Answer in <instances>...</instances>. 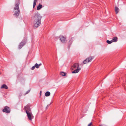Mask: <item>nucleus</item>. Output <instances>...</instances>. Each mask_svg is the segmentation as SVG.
<instances>
[{"instance_id": "obj_23", "label": "nucleus", "mask_w": 126, "mask_h": 126, "mask_svg": "<svg viewBox=\"0 0 126 126\" xmlns=\"http://www.w3.org/2000/svg\"><path fill=\"white\" fill-rule=\"evenodd\" d=\"M99 126H107L105 125H100Z\"/></svg>"}, {"instance_id": "obj_4", "label": "nucleus", "mask_w": 126, "mask_h": 126, "mask_svg": "<svg viewBox=\"0 0 126 126\" xmlns=\"http://www.w3.org/2000/svg\"><path fill=\"white\" fill-rule=\"evenodd\" d=\"M94 58V56L90 57L84 61L83 62V63L84 64H85L90 62Z\"/></svg>"}, {"instance_id": "obj_9", "label": "nucleus", "mask_w": 126, "mask_h": 126, "mask_svg": "<svg viewBox=\"0 0 126 126\" xmlns=\"http://www.w3.org/2000/svg\"><path fill=\"white\" fill-rule=\"evenodd\" d=\"M79 64L78 63H74L72 66V67L74 68H79Z\"/></svg>"}, {"instance_id": "obj_16", "label": "nucleus", "mask_w": 126, "mask_h": 126, "mask_svg": "<svg viewBox=\"0 0 126 126\" xmlns=\"http://www.w3.org/2000/svg\"><path fill=\"white\" fill-rule=\"evenodd\" d=\"M66 73L63 72H60V74L63 76H65L66 75Z\"/></svg>"}, {"instance_id": "obj_28", "label": "nucleus", "mask_w": 126, "mask_h": 126, "mask_svg": "<svg viewBox=\"0 0 126 126\" xmlns=\"http://www.w3.org/2000/svg\"><path fill=\"white\" fill-rule=\"evenodd\" d=\"M126 86L125 85H124V89H125V90H126V88H125V87H126Z\"/></svg>"}, {"instance_id": "obj_6", "label": "nucleus", "mask_w": 126, "mask_h": 126, "mask_svg": "<svg viewBox=\"0 0 126 126\" xmlns=\"http://www.w3.org/2000/svg\"><path fill=\"white\" fill-rule=\"evenodd\" d=\"M26 113L28 119L32 121V119L33 118L34 116L31 112H27Z\"/></svg>"}, {"instance_id": "obj_11", "label": "nucleus", "mask_w": 126, "mask_h": 126, "mask_svg": "<svg viewBox=\"0 0 126 126\" xmlns=\"http://www.w3.org/2000/svg\"><path fill=\"white\" fill-rule=\"evenodd\" d=\"M117 38L116 37H113L112 39L111 40L112 42H116L117 41Z\"/></svg>"}, {"instance_id": "obj_7", "label": "nucleus", "mask_w": 126, "mask_h": 126, "mask_svg": "<svg viewBox=\"0 0 126 126\" xmlns=\"http://www.w3.org/2000/svg\"><path fill=\"white\" fill-rule=\"evenodd\" d=\"M24 109L26 113L27 112H31V110L29 106L27 105L24 107Z\"/></svg>"}, {"instance_id": "obj_20", "label": "nucleus", "mask_w": 126, "mask_h": 126, "mask_svg": "<svg viewBox=\"0 0 126 126\" xmlns=\"http://www.w3.org/2000/svg\"><path fill=\"white\" fill-rule=\"evenodd\" d=\"M36 2H33V8H34L36 4Z\"/></svg>"}, {"instance_id": "obj_8", "label": "nucleus", "mask_w": 126, "mask_h": 126, "mask_svg": "<svg viewBox=\"0 0 126 126\" xmlns=\"http://www.w3.org/2000/svg\"><path fill=\"white\" fill-rule=\"evenodd\" d=\"M60 40L62 43H65L66 41V37L63 36H59Z\"/></svg>"}, {"instance_id": "obj_17", "label": "nucleus", "mask_w": 126, "mask_h": 126, "mask_svg": "<svg viewBox=\"0 0 126 126\" xmlns=\"http://www.w3.org/2000/svg\"><path fill=\"white\" fill-rule=\"evenodd\" d=\"M107 42L109 44H110L112 42V41L111 40L110 41H109L108 40H107Z\"/></svg>"}, {"instance_id": "obj_25", "label": "nucleus", "mask_w": 126, "mask_h": 126, "mask_svg": "<svg viewBox=\"0 0 126 126\" xmlns=\"http://www.w3.org/2000/svg\"><path fill=\"white\" fill-rule=\"evenodd\" d=\"M73 39V38H71V39L70 40L69 42H70L71 41H72V40Z\"/></svg>"}, {"instance_id": "obj_27", "label": "nucleus", "mask_w": 126, "mask_h": 126, "mask_svg": "<svg viewBox=\"0 0 126 126\" xmlns=\"http://www.w3.org/2000/svg\"><path fill=\"white\" fill-rule=\"evenodd\" d=\"M50 105V104L47 105V107H49V105Z\"/></svg>"}, {"instance_id": "obj_24", "label": "nucleus", "mask_w": 126, "mask_h": 126, "mask_svg": "<svg viewBox=\"0 0 126 126\" xmlns=\"http://www.w3.org/2000/svg\"><path fill=\"white\" fill-rule=\"evenodd\" d=\"M30 91V90H29L25 94H28L29 92Z\"/></svg>"}, {"instance_id": "obj_18", "label": "nucleus", "mask_w": 126, "mask_h": 126, "mask_svg": "<svg viewBox=\"0 0 126 126\" xmlns=\"http://www.w3.org/2000/svg\"><path fill=\"white\" fill-rule=\"evenodd\" d=\"M35 67H36L37 68H39V66L38 64L37 63H36L35 64Z\"/></svg>"}, {"instance_id": "obj_30", "label": "nucleus", "mask_w": 126, "mask_h": 126, "mask_svg": "<svg viewBox=\"0 0 126 126\" xmlns=\"http://www.w3.org/2000/svg\"><path fill=\"white\" fill-rule=\"evenodd\" d=\"M45 96H44V99H45Z\"/></svg>"}, {"instance_id": "obj_3", "label": "nucleus", "mask_w": 126, "mask_h": 126, "mask_svg": "<svg viewBox=\"0 0 126 126\" xmlns=\"http://www.w3.org/2000/svg\"><path fill=\"white\" fill-rule=\"evenodd\" d=\"M27 39L26 38L24 37L20 43L18 45V48L20 49L22 48L26 43Z\"/></svg>"}, {"instance_id": "obj_15", "label": "nucleus", "mask_w": 126, "mask_h": 126, "mask_svg": "<svg viewBox=\"0 0 126 126\" xmlns=\"http://www.w3.org/2000/svg\"><path fill=\"white\" fill-rule=\"evenodd\" d=\"M50 94V93L49 92H47L45 94V95L46 96H49Z\"/></svg>"}, {"instance_id": "obj_2", "label": "nucleus", "mask_w": 126, "mask_h": 126, "mask_svg": "<svg viewBox=\"0 0 126 126\" xmlns=\"http://www.w3.org/2000/svg\"><path fill=\"white\" fill-rule=\"evenodd\" d=\"M20 3L19 0H16L15 7L14 8V10L13 12V14L16 17H17L20 13L19 5Z\"/></svg>"}, {"instance_id": "obj_12", "label": "nucleus", "mask_w": 126, "mask_h": 126, "mask_svg": "<svg viewBox=\"0 0 126 126\" xmlns=\"http://www.w3.org/2000/svg\"><path fill=\"white\" fill-rule=\"evenodd\" d=\"M119 9L118 7L116 6L115 7V13L116 14L118 13V12L119 11Z\"/></svg>"}, {"instance_id": "obj_26", "label": "nucleus", "mask_w": 126, "mask_h": 126, "mask_svg": "<svg viewBox=\"0 0 126 126\" xmlns=\"http://www.w3.org/2000/svg\"><path fill=\"white\" fill-rule=\"evenodd\" d=\"M37 0H34V2H35L36 3L37 1Z\"/></svg>"}, {"instance_id": "obj_13", "label": "nucleus", "mask_w": 126, "mask_h": 126, "mask_svg": "<svg viewBox=\"0 0 126 126\" xmlns=\"http://www.w3.org/2000/svg\"><path fill=\"white\" fill-rule=\"evenodd\" d=\"M42 7V5L40 4H39L37 6V10H39Z\"/></svg>"}, {"instance_id": "obj_19", "label": "nucleus", "mask_w": 126, "mask_h": 126, "mask_svg": "<svg viewBox=\"0 0 126 126\" xmlns=\"http://www.w3.org/2000/svg\"><path fill=\"white\" fill-rule=\"evenodd\" d=\"M93 124L92 122H91L90 123L88 124V126H93Z\"/></svg>"}, {"instance_id": "obj_10", "label": "nucleus", "mask_w": 126, "mask_h": 126, "mask_svg": "<svg viewBox=\"0 0 126 126\" xmlns=\"http://www.w3.org/2000/svg\"><path fill=\"white\" fill-rule=\"evenodd\" d=\"M81 69L80 68H77L76 69L74 70L72 72L73 73H78L80 70Z\"/></svg>"}, {"instance_id": "obj_21", "label": "nucleus", "mask_w": 126, "mask_h": 126, "mask_svg": "<svg viewBox=\"0 0 126 126\" xmlns=\"http://www.w3.org/2000/svg\"><path fill=\"white\" fill-rule=\"evenodd\" d=\"M35 65L34 66H33L31 68V69L32 70H33L35 68Z\"/></svg>"}, {"instance_id": "obj_14", "label": "nucleus", "mask_w": 126, "mask_h": 126, "mask_svg": "<svg viewBox=\"0 0 126 126\" xmlns=\"http://www.w3.org/2000/svg\"><path fill=\"white\" fill-rule=\"evenodd\" d=\"M1 88H4L6 89H8V87L5 84H3L2 85L1 87Z\"/></svg>"}, {"instance_id": "obj_29", "label": "nucleus", "mask_w": 126, "mask_h": 126, "mask_svg": "<svg viewBox=\"0 0 126 126\" xmlns=\"http://www.w3.org/2000/svg\"><path fill=\"white\" fill-rule=\"evenodd\" d=\"M41 65H42V64L41 63H40V64H38V65H39V67Z\"/></svg>"}, {"instance_id": "obj_5", "label": "nucleus", "mask_w": 126, "mask_h": 126, "mask_svg": "<svg viewBox=\"0 0 126 126\" xmlns=\"http://www.w3.org/2000/svg\"><path fill=\"white\" fill-rule=\"evenodd\" d=\"M3 112L7 113H9L11 111L10 108L9 107L6 106L4 107V109L3 110Z\"/></svg>"}, {"instance_id": "obj_22", "label": "nucleus", "mask_w": 126, "mask_h": 126, "mask_svg": "<svg viewBox=\"0 0 126 126\" xmlns=\"http://www.w3.org/2000/svg\"><path fill=\"white\" fill-rule=\"evenodd\" d=\"M42 94V91H41L40 92V97H41Z\"/></svg>"}, {"instance_id": "obj_1", "label": "nucleus", "mask_w": 126, "mask_h": 126, "mask_svg": "<svg viewBox=\"0 0 126 126\" xmlns=\"http://www.w3.org/2000/svg\"><path fill=\"white\" fill-rule=\"evenodd\" d=\"M34 17L33 27L34 28H37L41 24L42 16L38 13H37L35 14Z\"/></svg>"}]
</instances>
